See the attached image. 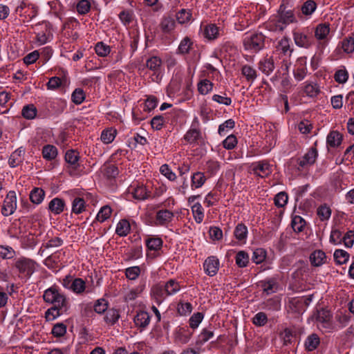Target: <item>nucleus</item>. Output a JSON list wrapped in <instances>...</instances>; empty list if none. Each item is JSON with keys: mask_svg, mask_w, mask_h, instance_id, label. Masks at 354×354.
<instances>
[{"mask_svg": "<svg viewBox=\"0 0 354 354\" xmlns=\"http://www.w3.org/2000/svg\"><path fill=\"white\" fill-rule=\"evenodd\" d=\"M65 206L64 201L59 198L51 200L48 204V209L55 214H59L64 211Z\"/></svg>", "mask_w": 354, "mask_h": 354, "instance_id": "obj_23", "label": "nucleus"}, {"mask_svg": "<svg viewBox=\"0 0 354 354\" xmlns=\"http://www.w3.org/2000/svg\"><path fill=\"white\" fill-rule=\"evenodd\" d=\"M349 257L350 255L346 251L341 249L336 250L333 254L335 261L339 265L346 263L348 261Z\"/></svg>", "mask_w": 354, "mask_h": 354, "instance_id": "obj_38", "label": "nucleus"}, {"mask_svg": "<svg viewBox=\"0 0 354 354\" xmlns=\"http://www.w3.org/2000/svg\"><path fill=\"white\" fill-rule=\"evenodd\" d=\"M35 264L36 263L34 261L24 258L19 259L16 262L15 266L20 273L30 277L35 272Z\"/></svg>", "mask_w": 354, "mask_h": 354, "instance_id": "obj_5", "label": "nucleus"}, {"mask_svg": "<svg viewBox=\"0 0 354 354\" xmlns=\"http://www.w3.org/2000/svg\"><path fill=\"white\" fill-rule=\"evenodd\" d=\"M348 73L345 67L337 70L334 74V80L338 84H344L348 79Z\"/></svg>", "mask_w": 354, "mask_h": 354, "instance_id": "obj_43", "label": "nucleus"}, {"mask_svg": "<svg viewBox=\"0 0 354 354\" xmlns=\"http://www.w3.org/2000/svg\"><path fill=\"white\" fill-rule=\"evenodd\" d=\"M132 195L135 199L142 201L145 200L148 197V193L147 189L142 185L137 186L133 189Z\"/></svg>", "mask_w": 354, "mask_h": 354, "instance_id": "obj_49", "label": "nucleus"}, {"mask_svg": "<svg viewBox=\"0 0 354 354\" xmlns=\"http://www.w3.org/2000/svg\"><path fill=\"white\" fill-rule=\"evenodd\" d=\"M103 174L107 178H115L119 174L118 168L115 165H104Z\"/></svg>", "mask_w": 354, "mask_h": 354, "instance_id": "obj_55", "label": "nucleus"}, {"mask_svg": "<svg viewBox=\"0 0 354 354\" xmlns=\"http://www.w3.org/2000/svg\"><path fill=\"white\" fill-rule=\"evenodd\" d=\"M176 20L180 24L189 22L191 20L192 14L190 10L181 9L176 13Z\"/></svg>", "mask_w": 354, "mask_h": 354, "instance_id": "obj_41", "label": "nucleus"}, {"mask_svg": "<svg viewBox=\"0 0 354 354\" xmlns=\"http://www.w3.org/2000/svg\"><path fill=\"white\" fill-rule=\"evenodd\" d=\"M317 8L316 3L313 0L306 1L301 6V10L305 15H310Z\"/></svg>", "mask_w": 354, "mask_h": 354, "instance_id": "obj_59", "label": "nucleus"}, {"mask_svg": "<svg viewBox=\"0 0 354 354\" xmlns=\"http://www.w3.org/2000/svg\"><path fill=\"white\" fill-rule=\"evenodd\" d=\"M43 299L46 303L57 306L61 309H68L69 302L65 295L60 292L59 289L53 286L44 291Z\"/></svg>", "mask_w": 354, "mask_h": 354, "instance_id": "obj_1", "label": "nucleus"}, {"mask_svg": "<svg viewBox=\"0 0 354 354\" xmlns=\"http://www.w3.org/2000/svg\"><path fill=\"white\" fill-rule=\"evenodd\" d=\"M317 214L321 221H327L331 216V209L326 204L322 205L317 208Z\"/></svg>", "mask_w": 354, "mask_h": 354, "instance_id": "obj_48", "label": "nucleus"}, {"mask_svg": "<svg viewBox=\"0 0 354 354\" xmlns=\"http://www.w3.org/2000/svg\"><path fill=\"white\" fill-rule=\"evenodd\" d=\"M236 263L239 268L246 267L249 262V256L245 251H239L236 255Z\"/></svg>", "mask_w": 354, "mask_h": 354, "instance_id": "obj_52", "label": "nucleus"}, {"mask_svg": "<svg viewBox=\"0 0 354 354\" xmlns=\"http://www.w3.org/2000/svg\"><path fill=\"white\" fill-rule=\"evenodd\" d=\"M45 196L44 191L39 187H35L30 193V199L35 204H40Z\"/></svg>", "mask_w": 354, "mask_h": 354, "instance_id": "obj_33", "label": "nucleus"}, {"mask_svg": "<svg viewBox=\"0 0 354 354\" xmlns=\"http://www.w3.org/2000/svg\"><path fill=\"white\" fill-rule=\"evenodd\" d=\"M130 230L131 226L129 221L126 219H122L118 223L115 232L120 236H125L129 233Z\"/></svg>", "mask_w": 354, "mask_h": 354, "instance_id": "obj_36", "label": "nucleus"}, {"mask_svg": "<svg viewBox=\"0 0 354 354\" xmlns=\"http://www.w3.org/2000/svg\"><path fill=\"white\" fill-rule=\"evenodd\" d=\"M276 48L278 50L281 51L284 55L289 53V55H290L293 50L290 48V39L287 37H283L281 40H279Z\"/></svg>", "mask_w": 354, "mask_h": 354, "instance_id": "obj_37", "label": "nucleus"}, {"mask_svg": "<svg viewBox=\"0 0 354 354\" xmlns=\"http://www.w3.org/2000/svg\"><path fill=\"white\" fill-rule=\"evenodd\" d=\"M200 123L198 118L193 120L190 129L184 136V139L190 144L196 143L203 140L202 132L199 128Z\"/></svg>", "mask_w": 354, "mask_h": 354, "instance_id": "obj_3", "label": "nucleus"}, {"mask_svg": "<svg viewBox=\"0 0 354 354\" xmlns=\"http://www.w3.org/2000/svg\"><path fill=\"white\" fill-rule=\"evenodd\" d=\"M292 36L294 41L298 47L308 49L313 44V37L310 35H308L302 32L294 31Z\"/></svg>", "mask_w": 354, "mask_h": 354, "instance_id": "obj_8", "label": "nucleus"}, {"mask_svg": "<svg viewBox=\"0 0 354 354\" xmlns=\"http://www.w3.org/2000/svg\"><path fill=\"white\" fill-rule=\"evenodd\" d=\"M315 317L318 327L326 330L332 328V314L329 310L324 308L317 310Z\"/></svg>", "mask_w": 354, "mask_h": 354, "instance_id": "obj_4", "label": "nucleus"}, {"mask_svg": "<svg viewBox=\"0 0 354 354\" xmlns=\"http://www.w3.org/2000/svg\"><path fill=\"white\" fill-rule=\"evenodd\" d=\"M235 122L232 119H229L222 123L218 127V132L219 135L224 136L230 129L234 127Z\"/></svg>", "mask_w": 354, "mask_h": 354, "instance_id": "obj_64", "label": "nucleus"}, {"mask_svg": "<svg viewBox=\"0 0 354 354\" xmlns=\"http://www.w3.org/2000/svg\"><path fill=\"white\" fill-rule=\"evenodd\" d=\"M234 236L239 241L245 240L248 234V228L243 223H239L234 232Z\"/></svg>", "mask_w": 354, "mask_h": 354, "instance_id": "obj_46", "label": "nucleus"}, {"mask_svg": "<svg viewBox=\"0 0 354 354\" xmlns=\"http://www.w3.org/2000/svg\"><path fill=\"white\" fill-rule=\"evenodd\" d=\"M342 48L346 53H351L354 51V32L342 41Z\"/></svg>", "mask_w": 354, "mask_h": 354, "instance_id": "obj_45", "label": "nucleus"}, {"mask_svg": "<svg viewBox=\"0 0 354 354\" xmlns=\"http://www.w3.org/2000/svg\"><path fill=\"white\" fill-rule=\"evenodd\" d=\"M79 153L73 149L68 150L65 154V160L74 169L79 166Z\"/></svg>", "mask_w": 354, "mask_h": 354, "instance_id": "obj_25", "label": "nucleus"}, {"mask_svg": "<svg viewBox=\"0 0 354 354\" xmlns=\"http://www.w3.org/2000/svg\"><path fill=\"white\" fill-rule=\"evenodd\" d=\"M86 282L82 278H74L71 290L77 294L82 295L86 290Z\"/></svg>", "mask_w": 354, "mask_h": 354, "instance_id": "obj_31", "label": "nucleus"}, {"mask_svg": "<svg viewBox=\"0 0 354 354\" xmlns=\"http://www.w3.org/2000/svg\"><path fill=\"white\" fill-rule=\"evenodd\" d=\"M174 216V213L169 209H160L156 214V225L167 226L171 222Z\"/></svg>", "mask_w": 354, "mask_h": 354, "instance_id": "obj_10", "label": "nucleus"}, {"mask_svg": "<svg viewBox=\"0 0 354 354\" xmlns=\"http://www.w3.org/2000/svg\"><path fill=\"white\" fill-rule=\"evenodd\" d=\"M288 199V194L285 192H281L274 196V205L278 207H283L287 204Z\"/></svg>", "mask_w": 354, "mask_h": 354, "instance_id": "obj_63", "label": "nucleus"}, {"mask_svg": "<svg viewBox=\"0 0 354 354\" xmlns=\"http://www.w3.org/2000/svg\"><path fill=\"white\" fill-rule=\"evenodd\" d=\"M160 172L170 181H174L177 178L176 174L167 164H164L160 167Z\"/></svg>", "mask_w": 354, "mask_h": 354, "instance_id": "obj_58", "label": "nucleus"}, {"mask_svg": "<svg viewBox=\"0 0 354 354\" xmlns=\"http://www.w3.org/2000/svg\"><path fill=\"white\" fill-rule=\"evenodd\" d=\"M260 283L263 291L266 292V295L274 293L277 292L278 289V283L277 279L274 277L266 279L261 281Z\"/></svg>", "mask_w": 354, "mask_h": 354, "instance_id": "obj_14", "label": "nucleus"}, {"mask_svg": "<svg viewBox=\"0 0 354 354\" xmlns=\"http://www.w3.org/2000/svg\"><path fill=\"white\" fill-rule=\"evenodd\" d=\"M151 293L158 304H160L165 298L168 296L165 284H156L153 286L151 289Z\"/></svg>", "mask_w": 354, "mask_h": 354, "instance_id": "obj_19", "label": "nucleus"}, {"mask_svg": "<svg viewBox=\"0 0 354 354\" xmlns=\"http://www.w3.org/2000/svg\"><path fill=\"white\" fill-rule=\"evenodd\" d=\"M218 32V28L215 24H209L204 29V35L207 39L212 40L217 38Z\"/></svg>", "mask_w": 354, "mask_h": 354, "instance_id": "obj_39", "label": "nucleus"}, {"mask_svg": "<svg viewBox=\"0 0 354 354\" xmlns=\"http://www.w3.org/2000/svg\"><path fill=\"white\" fill-rule=\"evenodd\" d=\"M320 343V339L319 336L313 333L308 336L305 342V347L308 351H313L315 350Z\"/></svg>", "mask_w": 354, "mask_h": 354, "instance_id": "obj_26", "label": "nucleus"}, {"mask_svg": "<svg viewBox=\"0 0 354 354\" xmlns=\"http://www.w3.org/2000/svg\"><path fill=\"white\" fill-rule=\"evenodd\" d=\"M206 178L204 173L201 171L194 172L191 176V187L192 189L201 187L205 183Z\"/></svg>", "mask_w": 354, "mask_h": 354, "instance_id": "obj_21", "label": "nucleus"}, {"mask_svg": "<svg viewBox=\"0 0 354 354\" xmlns=\"http://www.w3.org/2000/svg\"><path fill=\"white\" fill-rule=\"evenodd\" d=\"M24 154V150L19 148L15 150L9 158V165L12 167H15L19 165L23 160V155Z\"/></svg>", "mask_w": 354, "mask_h": 354, "instance_id": "obj_32", "label": "nucleus"}, {"mask_svg": "<svg viewBox=\"0 0 354 354\" xmlns=\"http://www.w3.org/2000/svg\"><path fill=\"white\" fill-rule=\"evenodd\" d=\"M317 151L316 148L312 147L301 159L299 162V165L301 167H304L307 165H313L317 158Z\"/></svg>", "mask_w": 354, "mask_h": 354, "instance_id": "obj_16", "label": "nucleus"}, {"mask_svg": "<svg viewBox=\"0 0 354 354\" xmlns=\"http://www.w3.org/2000/svg\"><path fill=\"white\" fill-rule=\"evenodd\" d=\"M213 88V84L208 80L205 79L198 84V90L202 95L207 94Z\"/></svg>", "mask_w": 354, "mask_h": 354, "instance_id": "obj_60", "label": "nucleus"}, {"mask_svg": "<svg viewBox=\"0 0 354 354\" xmlns=\"http://www.w3.org/2000/svg\"><path fill=\"white\" fill-rule=\"evenodd\" d=\"M266 250L262 248H257L253 252L252 261L256 264H259L266 259Z\"/></svg>", "mask_w": 354, "mask_h": 354, "instance_id": "obj_61", "label": "nucleus"}, {"mask_svg": "<svg viewBox=\"0 0 354 354\" xmlns=\"http://www.w3.org/2000/svg\"><path fill=\"white\" fill-rule=\"evenodd\" d=\"M112 212L111 208L109 205L103 206L96 216V220L102 223L107 220Z\"/></svg>", "mask_w": 354, "mask_h": 354, "instance_id": "obj_50", "label": "nucleus"}, {"mask_svg": "<svg viewBox=\"0 0 354 354\" xmlns=\"http://www.w3.org/2000/svg\"><path fill=\"white\" fill-rule=\"evenodd\" d=\"M243 46L245 50L257 53L265 46V36L262 33H254L245 37Z\"/></svg>", "mask_w": 354, "mask_h": 354, "instance_id": "obj_2", "label": "nucleus"}, {"mask_svg": "<svg viewBox=\"0 0 354 354\" xmlns=\"http://www.w3.org/2000/svg\"><path fill=\"white\" fill-rule=\"evenodd\" d=\"M241 74L245 77L249 82H254L257 77V72L256 69L248 65L245 64L241 67Z\"/></svg>", "mask_w": 354, "mask_h": 354, "instance_id": "obj_22", "label": "nucleus"}, {"mask_svg": "<svg viewBox=\"0 0 354 354\" xmlns=\"http://www.w3.org/2000/svg\"><path fill=\"white\" fill-rule=\"evenodd\" d=\"M342 142V135L337 131H330L326 138V143L330 147H337Z\"/></svg>", "mask_w": 354, "mask_h": 354, "instance_id": "obj_18", "label": "nucleus"}, {"mask_svg": "<svg viewBox=\"0 0 354 354\" xmlns=\"http://www.w3.org/2000/svg\"><path fill=\"white\" fill-rule=\"evenodd\" d=\"M146 66L149 70L153 71L155 73H158L162 66V60L157 56H153L147 59Z\"/></svg>", "mask_w": 354, "mask_h": 354, "instance_id": "obj_28", "label": "nucleus"}, {"mask_svg": "<svg viewBox=\"0 0 354 354\" xmlns=\"http://www.w3.org/2000/svg\"><path fill=\"white\" fill-rule=\"evenodd\" d=\"M21 114L25 118L32 120L37 115V109L33 104H28L24 106Z\"/></svg>", "mask_w": 354, "mask_h": 354, "instance_id": "obj_54", "label": "nucleus"}, {"mask_svg": "<svg viewBox=\"0 0 354 354\" xmlns=\"http://www.w3.org/2000/svg\"><path fill=\"white\" fill-rule=\"evenodd\" d=\"M194 43L192 39L187 36L185 37L180 42L176 52L177 54L184 55L189 53Z\"/></svg>", "mask_w": 354, "mask_h": 354, "instance_id": "obj_20", "label": "nucleus"}, {"mask_svg": "<svg viewBox=\"0 0 354 354\" xmlns=\"http://www.w3.org/2000/svg\"><path fill=\"white\" fill-rule=\"evenodd\" d=\"M214 336V331L204 328L198 337L196 344L203 345Z\"/></svg>", "mask_w": 354, "mask_h": 354, "instance_id": "obj_53", "label": "nucleus"}, {"mask_svg": "<svg viewBox=\"0 0 354 354\" xmlns=\"http://www.w3.org/2000/svg\"><path fill=\"white\" fill-rule=\"evenodd\" d=\"M68 309H61L57 306H53L45 313V317L47 320H54L61 315L66 313Z\"/></svg>", "mask_w": 354, "mask_h": 354, "instance_id": "obj_27", "label": "nucleus"}, {"mask_svg": "<svg viewBox=\"0 0 354 354\" xmlns=\"http://www.w3.org/2000/svg\"><path fill=\"white\" fill-rule=\"evenodd\" d=\"M304 93L310 97H315L320 93V88L316 83L306 82L304 88Z\"/></svg>", "mask_w": 354, "mask_h": 354, "instance_id": "obj_34", "label": "nucleus"}, {"mask_svg": "<svg viewBox=\"0 0 354 354\" xmlns=\"http://www.w3.org/2000/svg\"><path fill=\"white\" fill-rule=\"evenodd\" d=\"M96 54L100 57H106L111 52V47L102 41L97 42L95 46Z\"/></svg>", "mask_w": 354, "mask_h": 354, "instance_id": "obj_47", "label": "nucleus"}, {"mask_svg": "<svg viewBox=\"0 0 354 354\" xmlns=\"http://www.w3.org/2000/svg\"><path fill=\"white\" fill-rule=\"evenodd\" d=\"M17 208V198L15 192H10L6 197L1 213L3 216H8L14 213Z\"/></svg>", "mask_w": 354, "mask_h": 354, "instance_id": "obj_7", "label": "nucleus"}, {"mask_svg": "<svg viewBox=\"0 0 354 354\" xmlns=\"http://www.w3.org/2000/svg\"><path fill=\"white\" fill-rule=\"evenodd\" d=\"M119 311L115 308L108 309L104 317V322L110 325H113L120 318Z\"/></svg>", "mask_w": 354, "mask_h": 354, "instance_id": "obj_35", "label": "nucleus"}, {"mask_svg": "<svg viewBox=\"0 0 354 354\" xmlns=\"http://www.w3.org/2000/svg\"><path fill=\"white\" fill-rule=\"evenodd\" d=\"M151 317L148 313L145 311H140L134 317V323L136 326L145 328L150 322Z\"/></svg>", "mask_w": 354, "mask_h": 354, "instance_id": "obj_17", "label": "nucleus"}, {"mask_svg": "<svg viewBox=\"0 0 354 354\" xmlns=\"http://www.w3.org/2000/svg\"><path fill=\"white\" fill-rule=\"evenodd\" d=\"M326 256L322 250H315L310 256L311 264L314 266H320L326 261Z\"/></svg>", "mask_w": 354, "mask_h": 354, "instance_id": "obj_24", "label": "nucleus"}, {"mask_svg": "<svg viewBox=\"0 0 354 354\" xmlns=\"http://www.w3.org/2000/svg\"><path fill=\"white\" fill-rule=\"evenodd\" d=\"M194 221L197 223H201L204 218V210L201 204L195 203L191 207Z\"/></svg>", "mask_w": 354, "mask_h": 354, "instance_id": "obj_29", "label": "nucleus"}, {"mask_svg": "<svg viewBox=\"0 0 354 354\" xmlns=\"http://www.w3.org/2000/svg\"><path fill=\"white\" fill-rule=\"evenodd\" d=\"M291 225L293 230L297 232H301L304 230L306 225L305 220L299 216H295L291 222Z\"/></svg>", "mask_w": 354, "mask_h": 354, "instance_id": "obj_44", "label": "nucleus"}, {"mask_svg": "<svg viewBox=\"0 0 354 354\" xmlns=\"http://www.w3.org/2000/svg\"><path fill=\"white\" fill-rule=\"evenodd\" d=\"M330 32V26L328 24H319L317 26L315 30V37L317 40L323 41L319 43L320 46L324 47L326 44V39Z\"/></svg>", "mask_w": 354, "mask_h": 354, "instance_id": "obj_11", "label": "nucleus"}, {"mask_svg": "<svg viewBox=\"0 0 354 354\" xmlns=\"http://www.w3.org/2000/svg\"><path fill=\"white\" fill-rule=\"evenodd\" d=\"M116 131L109 129H105L102 132L101 134V140L106 144H109L112 142L115 138Z\"/></svg>", "mask_w": 354, "mask_h": 354, "instance_id": "obj_57", "label": "nucleus"}, {"mask_svg": "<svg viewBox=\"0 0 354 354\" xmlns=\"http://www.w3.org/2000/svg\"><path fill=\"white\" fill-rule=\"evenodd\" d=\"M219 260L216 257H207L203 263L205 273L210 277L216 275L219 268Z\"/></svg>", "mask_w": 354, "mask_h": 354, "instance_id": "obj_9", "label": "nucleus"}, {"mask_svg": "<svg viewBox=\"0 0 354 354\" xmlns=\"http://www.w3.org/2000/svg\"><path fill=\"white\" fill-rule=\"evenodd\" d=\"M278 14V21L279 23L288 25L291 23L297 22L293 11L290 8H288V6L283 3L280 5Z\"/></svg>", "mask_w": 354, "mask_h": 354, "instance_id": "obj_6", "label": "nucleus"}, {"mask_svg": "<svg viewBox=\"0 0 354 354\" xmlns=\"http://www.w3.org/2000/svg\"><path fill=\"white\" fill-rule=\"evenodd\" d=\"M108 301L106 299L102 298L95 301L93 308L95 313L102 314L108 310Z\"/></svg>", "mask_w": 354, "mask_h": 354, "instance_id": "obj_56", "label": "nucleus"}, {"mask_svg": "<svg viewBox=\"0 0 354 354\" xmlns=\"http://www.w3.org/2000/svg\"><path fill=\"white\" fill-rule=\"evenodd\" d=\"M85 209V201L83 198L77 197L72 203V212L76 214L82 213Z\"/></svg>", "mask_w": 354, "mask_h": 354, "instance_id": "obj_51", "label": "nucleus"}, {"mask_svg": "<svg viewBox=\"0 0 354 354\" xmlns=\"http://www.w3.org/2000/svg\"><path fill=\"white\" fill-rule=\"evenodd\" d=\"M253 171L255 174L261 178L267 177L272 172L270 164L265 161L257 162L254 167Z\"/></svg>", "mask_w": 354, "mask_h": 354, "instance_id": "obj_15", "label": "nucleus"}, {"mask_svg": "<svg viewBox=\"0 0 354 354\" xmlns=\"http://www.w3.org/2000/svg\"><path fill=\"white\" fill-rule=\"evenodd\" d=\"M85 93L82 88H75L71 95V99L73 102L75 104H82L85 100Z\"/></svg>", "mask_w": 354, "mask_h": 354, "instance_id": "obj_62", "label": "nucleus"}, {"mask_svg": "<svg viewBox=\"0 0 354 354\" xmlns=\"http://www.w3.org/2000/svg\"><path fill=\"white\" fill-rule=\"evenodd\" d=\"M166 292L168 296L172 295L178 292L180 290V286L179 283L174 280L170 279L165 284Z\"/></svg>", "mask_w": 354, "mask_h": 354, "instance_id": "obj_42", "label": "nucleus"}, {"mask_svg": "<svg viewBox=\"0 0 354 354\" xmlns=\"http://www.w3.org/2000/svg\"><path fill=\"white\" fill-rule=\"evenodd\" d=\"M176 22L172 15H165L160 23V28L162 32L170 33L175 29Z\"/></svg>", "mask_w": 354, "mask_h": 354, "instance_id": "obj_13", "label": "nucleus"}, {"mask_svg": "<svg viewBox=\"0 0 354 354\" xmlns=\"http://www.w3.org/2000/svg\"><path fill=\"white\" fill-rule=\"evenodd\" d=\"M259 69L266 75H270L274 71L275 66L272 57H265L258 64Z\"/></svg>", "mask_w": 354, "mask_h": 354, "instance_id": "obj_12", "label": "nucleus"}, {"mask_svg": "<svg viewBox=\"0 0 354 354\" xmlns=\"http://www.w3.org/2000/svg\"><path fill=\"white\" fill-rule=\"evenodd\" d=\"M162 240L158 237H151L146 240V245L150 250L157 251L162 246Z\"/></svg>", "mask_w": 354, "mask_h": 354, "instance_id": "obj_40", "label": "nucleus"}, {"mask_svg": "<svg viewBox=\"0 0 354 354\" xmlns=\"http://www.w3.org/2000/svg\"><path fill=\"white\" fill-rule=\"evenodd\" d=\"M42 156L46 160H54L57 156V149L54 145H47L42 149Z\"/></svg>", "mask_w": 354, "mask_h": 354, "instance_id": "obj_30", "label": "nucleus"}]
</instances>
